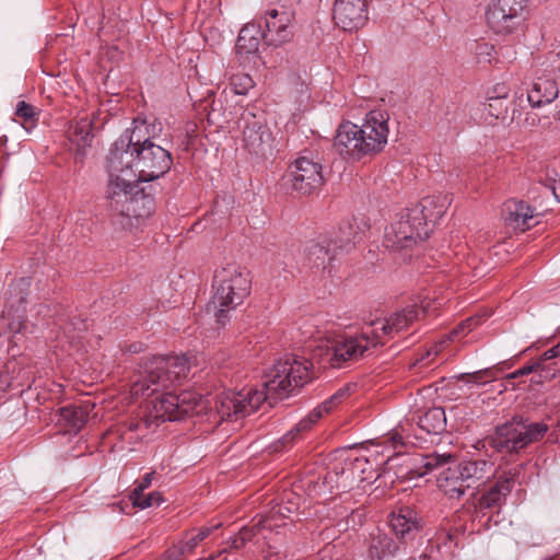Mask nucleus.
<instances>
[{
    "label": "nucleus",
    "mask_w": 560,
    "mask_h": 560,
    "mask_svg": "<svg viewBox=\"0 0 560 560\" xmlns=\"http://www.w3.org/2000/svg\"><path fill=\"white\" fill-rule=\"evenodd\" d=\"M438 487L451 499H459L468 489L458 466L448 467L438 477Z\"/></svg>",
    "instance_id": "a878e982"
},
{
    "label": "nucleus",
    "mask_w": 560,
    "mask_h": 560,
    "mask_svg": "<svg viewBox=\"0 0 560 560\" xmlns=\"http://www.w3.org/2000/svg\"><path fill=\"white\" fill-rule=\"evenodd\" d=\"M230 549H242L247 544L238 533L229 540Z\"/></svg>",
    "instance_id": "09e8293b"
},
{
    "label": "nucleus",
    "mask_w": 560,
    "mask_h": 560,
    "mask_svg": "<svg viewBox=\"0 0 560 560\" xmlns=\"http://www.w3.org/2000/svg\"><path fill=\"white\" fill-rule=\"evenodd\" d=\"M159 560H168V558L166 557V555L164 553Z\"/></svg>",
    "instance_id": "13d9d810"
},
{
    "label": "nucleus",
    "mask_w": 560,
    "mask_h": 560,
    "mask_svg": "<svg viewBox=\"0 0 560 560\" xmlns=\"http://www.w3.org/2000/svg\"><path fill=\"white\" fill-rule=\"evenodd\" d=\"M454 459V455L450 453H430L425 455L417 454L407 456L404 458L402 465L406 467V472L401 474V477H409L410 479L416 477H423L434 468L446 464Z\"/></svg>",
    "instance_id": "aec40b11"
},
{
    "label": "nucleus",
    "mask_w": 560,
    "mask_h": 560,
    "mask_svg": "<svg viewBox=\"0 0 560 560\" xmlns=\"http://www.w3.org/2000/svg\"><path fill=\"white\" fill-rule=\"evenodd\" d=\"M254 84V80L247 73H236L230 78L231 89L237 95L247 94Z\"/></svg>",
    "instance_id": "72a5a7b5"
},
{
    "label": "nucleus",
    "mask_w": 560,
    "mask_h": 560,
    "mask_svg": "<svg viewBox=\"0 0 560 560\" xmlns=\"http://www.w3.org/2000/svg\"><path fill=\"white\" fill-rule=\"evenodd\" d=\"M504 220L508 225L522 232L537 224L536 209L523 200H509L504 203Z\"/></svg>",
    "instance_id": "412c9836"
},
{
    "label": "nucleus",
    "mask_w": 560,
    "mask_h": 560,
    "mask_svg": "<svg viewBox=\"0 0 560 560\" xmlns=\"http://www.w3.org/2000/svg\"><path fill=\"white\" fill-rule=\"evenodd\" d=\"M254 33V26H245L241 30L236 42V47L240 51L250 54L258 50L259 39Z\"/></svg>",
    "instance_id": "2f4dec72"
},
{
    "label": "nucleus",
    "mask_w": 560,
    "mask_h": 560,
    "mask_svg": "<svg viewBox=\"0 0 560 560\" xmlns=\"http://www.w3.org/2000/svg\"><path fill=\"white\" fill-rule=\"evenodd\" d=\"M249 292L247 272L234 265L223 267L214 273L208 311H212L215 322L224 326L230 319L229 313L241 305Z\"/></svg>",
    "instance_id": "39448f33"
},
{
    "label": "nucleus",
    "mask_w": 560,
    "mask_h": 560,
    "mask_svg": "<svg viewBox=\"0 0 560 560\" xmlns=\"http://www.w3.org/2000/svg\"><path fill=\"white\" fill-rule=\"evenodd\" d=\"M450 203L451 199L447 195L424 197L386 230L384 246L400 250L428 238L434 224L445 214Z\"/></svg>",
    "instance_id": "7ed1b4c3"
},
{
    "label": "nucleus",
    "mask_w": 560,
    "mask_h": 560,
    "mask_svg": "<svg viewBox=\"0 0 560 560\" xmlns=\"http://www.w3.org/2000/svg\"><path fill=\"white\" fill-rule=\"evenodd\" d=\"M221 524H217L214 526L200 528L195 535H191L183 541L186 546V550L191 553L202 540H205L214 529L219 528Z\"/></svg>",
    "instance_id": "4c0bfd02"
},
{
    "label": "nucleus",
    "mask_w": 560,
    "mask_h": 560,
    "mask_svg": "<svg viewBox=\"0 0 560 560\" xmlns=\"http://www.w3.org/2000/svg\"><path fill=\"white\" fill-rule=\"evenodd\" d=\"M130 500L133 506H137L141 510L151 506H159L164 501L162 494L158 491H153L149 494H143V492L130 493Z\"/></svg>",
    "instance_id": "473e14b6"
},
{
    "label": "nucleus",
    "mask_w": 560,
    "mask_h": 560,
    "mask_svg": "<svg viewBox=\"0 0 560 560\" xmlns=\"http://www.w3.org/2000/svg\"><path fill=\"white\" fill-rule=\"evenodd\" d=\"M70 139L78 145H85L91 139V124L86 120L77 122L71 128Z\"/></svg>",
    "instance_id": "c9c22d12"
},
{
    "label": "nucleus",
    "mask_w": 560,
    "mask_h": 560,
    "mask_svg": "<svg viewBox=\"0 0 560 560\" xmlns=\"http://www.w3.org/2000/svg\"><path fill=\"white\" fill-rule=\"evenodd\" d=\"M168 560H182L186 555L190 552L186 550V546L183 541L174 545L172 548L167 549L165 552Z\"/></svg>",
    "instance_id": "c03bdc74"
},
{
    "label": "nucleus",
    "mask_w": 560,
    "mask_h": 560,
    "mask_svg": "<svg viewBox=\"0 0 560 560\" xmlns=\"http://www.w3.org/2000/svg\"><path fill=\"white\" fill-rule=\"evenodd\" d=\"M535 371H541V362H535L533 364L525 365L505 376V382L512 385V381L516 377L528 375Z\"/></svg>",
    "instance_id": "79ce46f5"
},
{
    "label": "nucleus",
    "mask_w": 560,
    "mask_h": 560,
    "mask_svg": "<svg viewBox=\"0 0 560 560\" xmlns=\"http://www.w3.org/2000/svg\"><path fill=\"white\" fill-rule=\"evenodd\" d=\"M245 396L243 393H223L217 397L215 409L222 420H238L246 417Z\"/></svg>",
    "instance_id": "b1692460"
},
{
    "label": "nucleus",
    "mask_w": 560,
    "mask_h": 560,
    "mask_svg": "<svg viewBox=\"0 0 560 560\" xmlns=\"http://www.w3.org/2000/svg\"><path fill=\"white\" fill-rule=\"evenodd\" d=\"M246 400V416L250 415L252 412L256 411L260 405L265 401H268L270 405L276 402L277 399L273 395L268 393V389L264 387L262 390L257 389H249L246 393H243Z\"/></svg>",
    "instance_id": "7c9ffc66"
},
{
    "label": "nucleus",
    "mask_w": 560,
    "mask_h": 560,
    "mask_svg": "<svg viewBox=\"0 0 560 560\" xmlns=\"http://www.w3.org/2000/svg\"><path fill=\"white\" fill-rule=\"evenodd\" d=\"M154 471L148 472L144 475L141 482H139L136 488L131 491V493H142L147 488L150 487L153 480Z\"/></svg>",
    "instance_id": "de8ad7c7"
},
{
    "label": "nucleus",
    "mask_w": 560,
    "mask_h": 560,
    "mask_svg": "<svg viewBox=\"0 0 560 560\" xmlns=\"http://www.w3.org/2000/svg\"><path fill=\"white\" fill-rule=\"evenodd\" d=\"M327 477L332 481V479H334V477H332V471L328 472V476H327Z\"/></svg>",
    "instance_id": "4d7b16f0"
},
{
    "label": "nucleus",
    "mask_w": 560,
    "mask_h": 560,
    "mask_svg": "<svg viewBox=\"0 0 560 560\" xmlns=\"http://www.w3.org/2000/svg\"><path fill=\"white\" fill-rule=\"evenodd\" d=\"M334 474H335V476H338V475H339V471H338V465H336V466L334 467Z\"/></svg>",
    "instance_id": "6e6d98bb"
},
{
    "label": "nucleus",
    "mask_w": 560,
    "mask_h": 560,
    "mask_svg": "<svg viewBox=\"0 0 560 560\" xmlns=\"http://www.w3.org/2000/svg\"><path fill=\"white\" fill-rule=\"evenodd\" d=\"M469 488H479L494 475V464L486 459L466 460L457 465Z\"/></svg>",
    "instance_id": "5701e85b"
},
{
    "label": "nucleus",
    "mask_w": 560,
    "mask_h": 560,
    "mask_svg": "<svg viewBox=\"0 0 560 560\" xmlns=\"http://www.w3.org/2000/svg\"><path fill=\"white\" fill-rule=\"evenodd\" d=\"M335 149L345 156L360 159L369 154L361 138L359 126L350 121L341 124L334 139Z\"/></svg>",
    "instance_id": "6ab92c4d"
},
{
    "label": "nucleus",
    "mask_w": 560,
    "mask_h": 560,
    "mask_svg": "<svg viewBox=\"0 0 560 560\" xmlns=\"http://www.w3.org/2000/svg\"><path fill=\"white\" fill-rule=\"evenodd\" d=\"M557 78L551 71H541L539 69V58L535 63V78L530 89L527 92V100L532 107H541L550 104L559 94Z\"/></svg>",
    "instance_id": "f3484780"
},
{
    "label": "nucleus",
    "mask_w": 560,
    "mask_h": 560,
    "mask_svg": "<svg viewBox=\"0 0 560 560\" xmlns=\"http://www.w3.org/2000/svg\"><path fill=\"white\" fill-rule=\"evenodd\" d=\"M145 130L144 121L133 120V127L113 143L107 155L109 206L127 218L151 213L152 199L139 184L160 178L173 164L171 153L147 138Z\"/></svg>",
    "instance_id": "f257e3e1"
},
{
    "label": "nucleus",
    "mask_w": 560,
    "mask_h": 560,
    "mask_svg": "<svg viewBox=\"0 0 560 560\" xmlns=\"http://www.w3.org/2000/svg\"><path fill=\"white\" fill-rule=\"evenodd\" d=\"M397 549L398 546L388 535L377 533L372 537L369 548V559L387 560L396 553Z\"/></svg>",
    "instance_id": "c85d7f7f"
},
{
    "label": "nucleus",
    "mask_w": 560,
    "mask_h": 560,
    "mask_svg": "<svg viewBox=\"0 0 560 560\" xmlns=\"http://www.w3.org/2000/svg\"><path fill=\"white\" fill-rule=\"evenodd\" d=\"M560 357V342L556 345L555 347L548 349L541 358L538 360V362H541V372L546 370V362L552 359H556Z\"/></svg>",
    "instance_id": "49530a36"
},
{
    "label": "nucleus",
    "mask_w": 560,
    "mask_h": 560,
    "mask_svg": "<svg viewBox=\"0 0 560 560\" xmlns=\"http://www.w3.org/2000/svg\"><path fill=\"white\" fill-rule=\"evenodd\" d=\"M288 177L291 189L302 196L318 191L325 184L323 165L312 152L300 155L290 164Z\"/></svg>",
    "instance_id": "9d476101"
},
{
    "label": "nucleus",
    "mask_w": 560,
    "mask_h": 560,
    "mask_svg": "<svg viewBox=\"0 0 560 560\" xmlns=\"http://www.w3.org/2000/svg\"><path fill=\"white\" fill-rule=\"evenodd\" d=\"M294 35V14L281 8L270 9L265 14L262 38L268 45L280 46Z\"/></svg>",
    "instance_id": "ddd939ff"
},
{
    "label": "nucleus",
    "mask_w": 560,
    "mask_h": 560,
    "mask_svg": "<svg viewBox=\"0 0 560 560\" xmlns=\"http://www.w3.org/2000/svg\"><path fill=\"white\" fill-rule=\"evenodd\" d=\"M420 311L416 305L395 312L385 319L373 322L369 330L357 337H345L328 341L325 358L332 368H341L345 363L363 357L370 347L384 345L386 340L407 329L419 318Z\"/></svg>",
    "instance_id": "f03ea898"
},
{
    "label": "nucleus",
    "mask_w": 560,
    "mask_h": 560,
    "mask_svg": "<svg viewBox=\"0 0 560 560\" xmlns=\"http://www.w3.org/2000/svg\"><path fill=\"white\" fill-rule=\"evenodd\" d=\"M350 386H345L337 390L329 400L324 401L322 406L313 410L306 418L302 419L292 430H290L283 438L275 444V451H280L287 444L292 443L299 433L307 431L316 423L323 416V412H328L335 406L340 404L350 394Z\"/></svg>",
    "instance_id": "a211bd4d"
},
{
    "label": "nucleus",
    "mask_w": 560,
    "mask_h": 560,
    "mask_svg": "<svg viewBox=\"0 0 560 560\" xmlns=\"http://www.w3.org/2000/svg\"><path fill=\"white\" fill-rule=\"evenodd\" d=\"M548 188H550L552 195L560 201V179H553L552 184L548 186Z\"/></svg>",
    "instance_id": "3c124183"
},
{
    "label": "nucleus",
    "mask_w": 560,
    "mask_h": 560,
    "mask_svg": "<svg viewBox=\"0 0 560 560\" xmlns=\"http://www.w3.org/2000/svg\"><path fill=\"white\" fill-rule=\"evenodd\" d=\"M15 115L22 118L25 124L31 122V126L34 125V118L36 116L35 108L27 104L24 101H20L16 105Z\"/></svg>",
    "instance_id": "ea45409f"
},
{
    "label": "nucleus",
    "mask_w": 560,
    "mask_h": 560,
    "mask_svg": "<svg viewBox=\"0 0 560 560\" xmlns=\"http://www.w3.org/2000/svg\"><path fill=\"white\" fill-rule=\"evenodd\" d=\"M530 117H527L526 120H529ZM530 125H536V118L535 117H532V121H530Z\"/></svg>",
    "instance_id": "5fc2aeb1"
},
{
    "label": "nucleus",
    "mask_w": 560,
    "mask_h": 560,
    "mask_svg": "<svg viewBox=\"0 0 560 560\" xmlns=\"http://www.w3.org/2000/svg\"><path fill=\"white\" fill-rule=\"evenodd\" d=\"M88 409L78 405H68L58 409L56 423L63 433L77 434L86 423Z\"/></svg>",
    "instance_id": "393cba45"
},
{
    "label": "nucleus",
    "mask_w": 560,
    "mask_h": 560,
    "mask_svg": "<svg viewBox=\"0 0 560 560\" xmlns=\"http://www.w3.org/2000/svg\"><path fill=\"white\" fill-rule=\"evenodd\" d=\"M369 0H335L332 18L336 25L345 31L362 27L368 21Z\"/></svg>",
    "instance_id": "dca6fc26"
},
{
    "label": "nucleus",
    "mask_w": 560,
    "mask_h": 560,
    "mask_svg": "<svg viewBox=\"0 0 560 560\" xmlns=\"http://www.w3.org/2000/svg\"><path fill=\"white\" fill-rule=\"evenodd\" d=\"M459 380L466 384L482 385L495 380V371L493 369L479 370L472 373H464L459 375Z\"/></svg>",
    "instance_id": "f704fd0d"
},
{
    "label": "nucleus",
    "mask_w": 560,
    "mask_h": 560,
    "mask_svg": "<svg viewBox=\"0 0 560 560\" xmlns=\"http://www.w3.org/2000/svg\"><path fill=\"white\" fill-rule=\"evenodd\" d=\"M537 125L540 126L541 128L547 129L552 126V120L550 119V117L545 116L537 119Z\"/></svg>",
    "instance_id": "603ef678"
},
{
    "label": "nucleus",
    "mask_w": 560,
    "mask_h": 560,
    "mask_svg": "<svg viewBox=\"0 0 560 560\" xmlns=\"http://www.w3.org/2000/svg\"><path fill=\"white\" fill-rule=\"evenodd\" d=\"M446 341H447V339H443L439 343H435L434 346H432L425 352L421 353L420 357L413 363V366L416 368V366H425V365H428L429 359L432 358V357H436L440 353V351L442 349V346Z\"/></svg>",
    "instance_id": "a19ab883"
},
{
    "label": "nucleus",
    "mask_w": 560,
    "mask_h": 560,
    "mask_svg": "<svg viewBox=\"0 0 560 560\" xmlns=\"http://www.w3.org/2000/svg\"><path fill=\"white\" fill-rule=\"evenodd\" d=\"M482 322V317L481 316H474V317H469L467 318L466 320L462 322L457 328H455L452 334L450 335V337L447 338V340H454L458 335H465L469 331H471L475 327H477L478 325H480Z\"/></svg>",
    "instance_id": "58836bf2"
},
{
    "label": "nucleus",
    "mask_w": 560,
    "mask_h": 560,
    "mask_svg": "<svg viewBox=\"0 0 560 560\" xmlns=\"http://www.w3.org/2000/svg\"><path fill=\"white\" fill-rule=\"evenodd\" d=\"M30 287L28 279L20 278L13 280L5 292V305L2 315L8 320V329L13 334H20L25 328L26 300Z\"/></svg>",
    "instance_id": "f8f14e48"
},
{
    "label": "nucleus",
    "mask_w": 560,
    "mask_h": 560,
    "mask_svg": "<svg viewBox=\"0 0 560 560\" xmlns=\"http://www.w3.org/2000/svg\"><path fill=\"white\" fill-rule=\"evenodd\" d=\"M502 103V97H490L488 104H486V109L490 115L499 118L503 113Z\"/></svg>",
    "instance_id": "a18cd8bd"
},
{
    "label": "nucleus",
    "mask_w": 560,
    "mask_h": 560,
    "mask_svg": "<svg viewBox=\"0 0 560 560\" xmlns=\"http://www.w3.org/2000/svg\"><path fill=\"white\" fill-rule=\"evenodd\" d=\"M245 122L243 128V144L250 153L265 156L272 148V133L264 122L252 113L243 116Z\"/></svg>",
    "instance_id": "4468645a"
},
{
    "label": "nucleus",
    "mask_w": 560,
    "mask_h": 560,
    "mask_svg": "<svg viewBox=\"0 0 560 560\" xmlns=\"http://www.w3.org/2000/svg\"><path fill=\"white\" fill-rule=\"evenodd\" d=\"M11 383H12V378L10 377V375L8 373L1 372L0 373V392L7 390L11 386Z\"/></svg>",
    "instance_id": "8fccbe9b"
},
{
    "label": "nucleus",
    "mask_w": 560,
    "mask_h": 560,
    "mask_svg": "<svg viewBox=\"0 0 560 560\" xmlns=\"http://www.w3.org/2000/svg\"><path fill=\"white\" fill-rule=\"evenodd\" d=\"M418 425L430 434H439L446 428L445 411L441 407H433L418 416Z\"/></svg>",
    "instance_id": "cd10ccee"
},
{
    "label": "nucleus",
    "mask_w": 560,
    "mask_h": 560,
    "mask_svg": "<svg viewBox=\"0 0 560 560\" xmlns=\"http://www.w3.org/2000/svg\"><path fill=\"white\" fill-rule=\"evenodd\" d=\"M539 69L541 71H551L552 75H555L560 81V51H550L544 57H540Z\"/></svg>",
    "instance_id": "e433bc0d"
},
{
    "label": "nucleus",
    "mask_w": 560,
    "mask_h": 560,
    "mask_svg": "<svg viewBox=\"0 0 560 560\" xmlns=\"http://www.w3.org/2000/svg\"><path fill=\"white\" fill-rule=\"evenodd\" d=\"M528 0H495L487 19L498 34H511L525 21Z\"/></svg>",
    "instance_id": "9b49d317"
},
{
    "label": "nucleus",
    "mask_w": 560,
    "mask_h": 560,
    "mask_svg": "<svg viewBox=\"0 0 560 560\" xmlns=\"http://www.w3.org/2000/svg\"><path fill=\"white\" fill-rule=\"evenodd\" d=\"M267 520L259 521L253 527L244 526L238 534L244 537V540L247 542L252 540V538L259 532V528H270V525L267 524Z\"/></svg>",
    "instance_id": "37998d69"
},
{
    "label": "nucleus",
    "mask_w": 560,
    "mask_h": 560,
    "mask_svg": "<svg viewBox=\"0 0 560 560\" xmlns=\"http://www.w3.org/2000/svg\"><path fill=\"white\" fill-rule=\"evenodd\" d=\"M553 119H555V120H559V119H560V112H556V113L553 114Z\"/></svg>",
    "instance_id": "864d4df0"
},
{
    "label": "nucleus",
    "mask_w": 560,
    "mask_h": 560,
    "mask_svg": "<svg viewBox=\"0 0 560 560\" xmlns=\"http://www.w3.org/2000/svg\"><path fill=\"white\" fill-rule=\"evenodd\" d=\"M513 487L512 478H500L480 499V506L485 509L501 504Z\"/></svg>",
    "instance_id": "c756f323"
},
{
    "label": "nucleus",
    "mask_w": 560,
    "mask_h": 560,
    "mask_svg": "<svg viewBox=\"0 0 560 560\" xmlns=\"http://www.w3.org/2000/svg\"><path fill=\"white\" fill-rule=\"evenodd\" d=\"M201 404V396L191 390H184L178 395L173 393L162 394L151 401L152 406L149 415L140 421H131L129 429L131 431H138L141 427L149 429L155 420L163 422L179 420L194 412Z\"/></svg>",
    "instance_id": "6e6552de"
},
{
    "label": "nucleus",
    "mask_w": 560,
    "mask_h": 560,
    "mask_svg": "<svg viewBox=\"0 0 560 560\" xmlns=\"http://www.w3.org/2000/svg\"><path fill=\"white\" fill-rule=\"evenodd\" d=\"M389 525L395 535L401 540L413 538L415 534L420 529L418 514L409 506H402L393 512Z\"/></svg>",
    "instance_id": "4be33fe9"
},
{
    "label": "nucleus",
    "mask_w": 560,
    "mask_h": 560,
    "mask_svg": "<svg viewBox=\"0 0 560 560\" xmlns=\"http://www.w3.org/2000/svg\"><path fill=\"white\" fill-rule=\"evenodd\" d=\"M188 360L184 355L153 357L141 365L132 382L130 394L135 398L149 397L180 384L189 374Z\"/></svg>",
    "instance_id": "20e7f679"
},
{
    "label": "nucleus",
    "mask_w": 560,
    "mask_h": 560,
    "mask_svg": "<svg viewBox=\"0 0 560 560\" xmlns=\"http://www.w3.org/2000/svg\"><path fill=\"white\" fill-rule=\"evenodd\" d=\"M357 232L350 224L339 229V234L329 241L310 242L304 249L305 265L311 269L325 270L338 254L351 249Z\"/></svg>",
    "instance_id": "1a4fd4ad"
},
{
    "label": "nucleus",
    "mask_w": 560,
    "mask_h": 560,
    "mask_svg": "<svg viewBox=\"0 0 560 560\" xmlns=\"http://www.w3.org/2000/svg\"><path fill=\"white\" fill-rule=\"evenodd\" d=\"M313 363L296 355H287L277 361L266 374L264 387L277 400L288 397L295 388L314 377Z\"/></svg>",
    "instance_id": "0eeeda50"
},
{
    "label": "nucleus",
    "mask_w": 560,
    "mask_h": 560,
    "mask_svg": "<svg viewBox=\"0 0 560 560\" xmlns=\"http://www.w3.org/2000/svg\"><path fill=\"white\" fill-rule=\"evenodd\" d=\"M545 422H532L522 416L498 425L490 436V445L500 453H518L529 444L540 441L548 432Z\"/></svg>",
    "instance_id": "423d86ee"
},
{
    "label": "nucleus",
    "mask_w": 560,
    "mask_h": 560,
    "mask_svg": "<svg viewBox=\"0 0 560 560\" xmlns=\"http://www.w3.org/2000/svg\"><path fill=\"white\" fill-rule=\"evenodd\" d=\"M359 129L369 154L378 152L387 143L388 116L381 110H372Z\"/></svg>",
    "instance_id": "2eb2a0df"
},
{
    "label": "nucleus",
    "mask_w": 560,
    "mask_h": 560,
    "mask_svg": "<svg viewBox=\"0 0 560 560\" xmlns=\"http://www.w3.org/2000/svg\"><path fill=\"white\" fill-rule=\"evenodd\" d=\"M370 465V459L365 456H358L354 458H346L345 466L340 469L341 481L337 483V487L347 488L350 487L353 481H363L366 479L364 476Z\"/></svg>",
    "instance_id": "bb28decb"
}]
</instances>
